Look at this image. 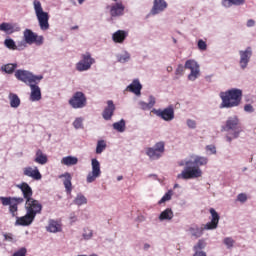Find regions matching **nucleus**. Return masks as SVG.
<instances>
[{"mask_svg": "<svg viewBox=\"0 0 256 256\" xmlns=\"http://www.w3.org/2000/svg\"><path fill=\"white\" fill-rule=\"evenodd\" d=\"M107 104L108 107L104 109V112H102V118H104V120H111L115 112V105L113 101H108Z\"/></svg>", "mask_w": 256, "mask_h": 256, "instance_id": "24", "label": "nucleus"}, {"mask_svg": "<svg viewBox=\"0 0 256 256\" xmlns=\"http://www.w3.org/2000/svg\"><path fill=\"white\" fill-rule=\"evenodd\" d=\"M150 248V245L149 244H144V249H149Z\"/></svg>", "mask_w": 256, "mask_h": 256, "instance_id": "57", "label": "nucleus"}, {"mask_svg": "<svg viewBox=\"0 0 256 256\" xmlns=\"http://www.w3.org/2000/svg\"><path fill=\"white\" fill-rule=\"evenodd\" d=\"M127 37L128 32H126V30H116V32L112 34V41H114V43L122 44Z\"/></svg>", "mask_w": 256, "mask_h": 256, "instance_id": "22", "label": "nucleus"}, {"mask_svg": "<svg viewBox=\"0 0 256 256\" xmlns=\"http://www.w3.org/2000/svg\"><path fill=\"white\" fill-rule=\"evenodd\" d=\"M244 111L245 112H249V113H253L254 112V108L251 104H247L244 106Z\"/></svg>", "mask_w": 256, "mask_h": 256, "instance_id": "49", "label": "nucleus"}, {"mask_svg": "<svg viewBox=\"0 0 256 256\" xmlns=\"http://www.w3.org/2000/svg\"><path fill=\"white\" fill-rule=\"evenodd\" d=\"M92 236H93L92 230H90L89 228L84 229V234H83L84 239L89 240L92 238Z\"/></svg>", "mask_w": 256, "mask_h": 256, "instance_id": "43", "label": "nucleus"}, {"mask_svg": "<svg viewBox=\"0 0 256 256\" xmlns=\"http://www.w3.org/2000/svg\"><path fill=\"white\" fill-rule=\"evenodd\" d=\"M62 230V226L54 220H50L49 225L47 226V231L51 233H57Z\"/></svg>", "mask_w": 256, "mask_h": 256, "instance_id": "26", "label": "nucleus"}, {"mask_svg": "<svg viewBox=\"0 0 256 256\" xmlns=\"http://www.w3.org/2000/svg\"><path fill=\"white\" fill-rule=\"evenodd\" d=\"M226 141L229 142V143H231V142H232V138L229 137V136H226Z\"/></svg>", "mask_w": 256, "mask_h": 256, "instance_id": "56", "label": "nucleus"}, {"mask_svg": "<svg viewBox=\"0 0 256 256\" xmlns=\"http://www.w3.org/2000/svg\"><path fill=\"white\" fill-rule=\"evenodd\" d=\"M248 199L247 195L244 194V193H241L237 196V201L241 202V203H244L246 202Z\"/></svg>", "mask_w": 256, "mask_h": 256, "instance_id": "46", "label": "nucleus"}, {"mask_svg": "<svg viewBox=\"0 0 256 256\" xmlns=\"http://www.w3.org/2000/svg\"><path fill=\"white\" fill-rule=\"evenodd\" d=\"M112 126L114 127V130H116L118 132H124L125 131V121L124 120H121L120 122H116Z\"/></svg>", "mask_w": 256, "mask_h": 256, "instance_id": "35", "label": "nucleus"}, {"mask_svg": "<svg viewBox=\"0 0 256 256\" xmlns=\"http://www.w3.org/2000/svg\"><path fill=\"white\" fill-rule=\"evenodd\" d=\"M33 5L41 30L47 31L50 28L48 12H44L40 0H34Z\"/></svg>", "mask_w": 256, "mask_h": 256, "instance_id": "5", "label": "nucleus"}, {"mask_svg": "<svg viewBox=\"0 0 256 256\" xmlns=\"http://www.w3.org/2000/svg\"><path fill=\"white\" fill-rule=\"evenodd\" d=\"M206 247V243L204 240H198L197 244L195 246H193V250L195 252L202 250Z\"/></svg>", "mask_w": 256, "mask_h": 256, "instance_id": "40", "label": "nucleus"}, {"mask_svg": "<svg viewBox=\"0 0 256 256\" xmlns=\"http://www.w3.org/2000/svg\"><path fill=\"white\" fill-rule=\"evenodd\" d=\"M173 192L170 190L168 191L160 201H158V204H163L167 201H170L172 199Z\"/></svg>", "mask_w": 256, "mask_h": 256, "instance_id": "38", "label": "nucleus"}, {"mask_svg": "<svg viewBox=\"0 0 256 256\" xmlns=\"http://www.w3.org/2000/svg\"><path fill=\"white\" fill-rule=\"evenodd\" d=\"M125 6L122 2H116V4H112L110 6V16L112 17H120L124 15Z\"/></svg>", "mask_w": 256, "mask_h": 256, "instance_id": "18", "label": "nucleus"}, {"mask_svg": "<svg viewBox=\"0 0 256 256\" xmlns=\"http://www.w3.org/2000/svg\"><path fill=\"white\" fill-rule=\"evenodd\" d=\"M184 75V66L178 65V68H176V76H183Z\"/></svg>", "mask_w": 256, "mask_h": 256, "instance_id": "47", "label": "nucleus"}, {"mask_svg": "<svg viewBox=\"0 0 256 256\" xmlns=\"http://www.w3.org/2000/svg\"><path fill=\"white\" fill-rule=\"evenodd\" d=\"M18 189L21 190L23 194L22 197H0V201L3 206H9V212L12 217H16L18 215V205L24 203V201H29L33 199V190L29 186L28 183L23 182L21 184L16 185Z\"/></svg>", "mask_w": 256, "mask_h": 256, "instance_id": "1", "label": "nucleus"}, {"mask_svg": "<svg viewBox=\"0 0 256 256\" xmlns=\"http://www.w3.org/2000/svg\"><path fill=\"white\" fill-rule=\"evenodd\" d=\"M221 99L220 109L224 108H234L241 104L243 92L239 89H230L226 92H221L219 94Z\"/></svg>", "mask_w": 256, "mask_h": 256, "instance_id": "3", "label": "nucleus"}, {"mask_svg": "<svg viewBox=\"0 0 256 256\" xmlns=\"http://www.w3.org/2000/svg\"><path fill=\"white\" fill-rule=\"evenodd\" d=\"M187 127L190 129H195L196 128V121H193L191 119H188L186 121Z\"/></svg>", "mask_w": 256, "mask_h": 256, "instance_id": "48", "label": "nucleus"}, {"mask_svg": "<svg viewBox=\"0 0 256 256\" xmlns=\"http://www.w3.org/2000/svg\"><path fill=\"white\" fill-rule=\"evenodd\" d=\"M222 130L224 131H234L232 136L234 139L238 138L240 136V133L242 132V127L240 120L237 116L229 117L226 122L225 126L222 127Z\"/></svg>", "mask_w": 256, "mask_h": 256, "instance_id": "6", "label": "nucleus"}, {"mask_svg": "<svg viewBox=\"0 0 256 256\" xmlns=\"http://www.w3.org/2000/svg\"><path fill=\"white\" fill-rule=\"evenodd\" d=\"M206 150L210 151L211 154H216V147L213 145L206 146Z\"/></svg>", "mask_w": 256, "mask_h": 256, "instance_id": "50", "label": "nucleus"}, {"mask_svg": "<svg viewBox=\"0 0 256 256\" xmlns=\"http://www.w3.org/2000/svg\"><path fill=\"white\" fill-rule=\"evenodd\" d=\"M24 39L25 42L29 45L36 44L38 46H41L44 43L43 36H38L35 34V32L29 30V28H26L24 31Z\"/></svg>", "mask_w": 256, "mask_h": 256, "instance_id": "12", "label": "nucleus"}, {"mask_svg": "<svg viewBox=\"0 0 256 256\" xmlns=\"http://www.w3.org/2000/svg\"><path fill=\"white\" fill-rule=\"evenodd\" d=\"M184 68L190 70V74L188 75V80L195 81L200 76V67L196 61L187 60L185 62Z\"/></svg>", "mask_w": 256, "mask_h": 256, "instance_id": "11", "label": "nucleus"}, {"mask_svg": "<svg viewBox=\"0 0 256 256\" xmlns=\"http://www.w3.org/2000/svg\"><path fill=\"white\" fill-rule=\"evenodd\" d=\"M246 26L247 27H254L255 26V20H247Z\"/></svg>", "mask_w": 256, "mask_h": 256, "instance_id": "53", "label": "nucleus"}, {"mask_svg": "<svg viewBox=\"0 0 256 256\" xmlns=\"http://www.w3.org/2000/svg\"><path fill=\"white\" fill-rule=\"evenodd\" d=\"M252 55H253V52H252L251 46H248L246 50H239V56H240L239 64L242 69L247 68Z\"/></svg>", "mask_w": 256, "mask_h": 256, "instance_id": "14", "label": "nucleus"}, {"mask_svg": "<svg viewBox=\"0 0 256 256\" xmlns=\"http://www.w3.org/2000/svg\"><path fill=\"white\" fill-rule=\"evenodd\" d=\"M25 208L28 214H31L34 218H36L37 214H41L43 206L38 200L31 198L26 201Z\"/></svg>", "mask_w": 256, "mask_h": 256, "instance_id": "9", "label": "nucleus"}, {"mask_svg": "<svg viewBox=\"0 0 256 256\" xmlns=\"http://www.w3.org/2000/svg\"><path fill=\"white\" fill-rule=\"evenodd\" d=\"M16 68H17L16 64H7V65L2 67V70L4 72H6L7 74H12L15 71Z\"/></svg>", "mask_w": 256, "mask_h": 256, "instance_id": "36", "label": "nucleus"}, {"mask_svg": "<svg viewBox=\"0 0 256 256\" xmlns=\"http://www.w3.org/2000/svg\"><path fill=\"white\" fill-rule=\"evenodd\" d=\"M106 147H107V145H106L105 141L100 140L97 144L96 153L101 154L106 149Z\"/></svg>", "mask_w": 256, "mask_h": 256, "instance_id": "37", "label": "nucleus"}, {"mask_svg": "<svg viewBox=\"0 0 256 256\" xmlns=\"http://www.w3.org/2000/svg\"><path fill=\"white\" fill-rule=\"evenodd\" d=\"M208 163V158L197 156L193 161L185 162V168L182 173L178 174V179L189 180L202 176L200 166H205Z\"/></svg>", "mask_w": 256, "mask_h": 256, "instance_id": "2", "label": "nucleus"}, {"mask_svg": "<svg viewBox=\"0 0 256 256\" xmlns=\"http://www.w3.org/2000/svg\"><path fill=\"white\" fill-rule=\"evenodd\" d=\"M123 179L122 176H118V181H121Z\"/></svg>", "mask_w": 256, "mask_h": 256, "instance_id": "59", "label": "nucleus"}, {"mask_svg": "<svg viewBox=\"0 0 256 256\" xmlns=\"http://www.w3.org/2000/svg\"><path fill=\"white\" fill-rule=\"evenodd\" d=\"M69 104L74 109H82L87 105V98L84 93L76 92L69 100Z\"/></svg>", "mask_w": 256, "mask_h": 256, "instance_id": "10", "label": "nucleus"}, {"mask_svg": "<svg viewBox=\"0 0 256 256\" xmlns=\"http://www.w3.org/2000/svg\"><path fill=\"white\" fill-rule=\"evenodd\" d=\"M79 26H73L72 29L75 30V29H78Z\"/></svg>", "mask_w": 256, "mask_h": 256, "instance_id": "58", "label": "nucleus"}, {"mask_svg": "<svg viewBox=\"0 0 256 256\" xmlns=\"http://www.w3.org/2000/svg\"><path fill=\"white\" fill-rule=\"evenodd\" d=\"M154 113L164 121H172L175 118V112L171 106L164 110H154Z\"/></svg>", "mask_w": 256, "mask_h": 256, "instance_id": "16", "label": "nucleus"}, {"mask_svg": "<svg viewBox=\"0 0 256 256\" xmlns=\"http://www.w3.org/2000/svg\"><path fill=\"white\" fill-rule=\"evenodd\" d=\"M165 153V142L160 141L154 145V147H150L146 149V155L150 157L152 160H159L163 154Z\"/></svg>", "mask_w": 256, "mask_h": 256, "instance_id": "8", "label": "nucleus"}, {"mask_svg": "<svg viewBox=\"0 0 256 256\" xmlns=\"http://www.w3.org/2000/svg\"><path fill=\"white\" fill-rule=\"evenodd\" d=\"M10 106L12 108H18L21 104V100L16 94L10 93L9 94Z\"/></svg>", "mask_w": 256, "mask_h": 256, "instance_id": "31", "label": "nucleus"}, {"mask_svg": "<svg viewBox=\"0 0 256 256\" xmlns=\"http://www.w3.org/2000/svg\"><path fill=\"white\" fill-rule=\"evenodd\" d=\"M178 187H179V185H178V184L174 185V188H178Z\"/></svg>", "mask_w": 256, "mask_h": 256, "instance_id": "60", "label": "nucleus"}, {"mask_svg": "<svg viewBox=\"0 0 256 256\" xmlns=\"http://www.w3.org/2000/svg\"><path fill=\"white\" fill-rule=\"evenodd\" d=\"M166 71H168V73L173 71V68L171 66H169L168 68H166Z\"/></svg>", "mask_w": 256, "mask_h": 256, "instance_id": "55", "label": "nucleus"}, {"mask_svg": "<svg viewBox=\"0 0 256 256\" xmlns=\"http://www.w3.org/2000/svg\"><path fill=\"white\" fill-rule=\"evenodd\" d=\"M87 202V198L82 194H78L76 199L74 200V203L78 206L85 205L87 204Z\"/></svg>", "mask_w": 256, "mask_h": 256, "instance_id": "34", "label": "nucleus"}, {"mask_svg": "<svg viewBox=\"0 0 256 256\" xmlns=\"http://www.w3.org/2000/svg\"><path fill=\"white\" fill-rule=\"evenodd\" d=\"M65 177V180H64V186L66 188V192L67 194H71L72 192V176L69 174V173H66L65 175H63Z\"/></svg>", "mask_w": 256, "mask_h": 256, "instance_id": "29", "label": "nucleus"}, {"mask_svg": "<svg viewBox=\"0 0 256 256\" xmlns=\"http://www.w3.org/2000/svg\"><path fill=\"white\" fill-rule=\"evenodd\" d=\"M167 7H168V4L165 0H154V6H152V10H150V13L152 15H157L165 11Z\"/></svg>", "mask_w": 256, "mask_h": 256, "instance_id": "17", "label": "nucleus"}, {"mask_svg": "<svg viewBox=\"0 0 256 256\" xmlns=\"http://www.w3.org/2000/svg\"><path fill=\"white\" fill-rule=\"evenodd\" d=\"M209 213L211 215L210 222L206 223L201 228L200 227H191V228H189V232L193 237L199 238L203 235L204 230H214V229L218 228L219 221H220V215L213 208L209 209Z\"/></svg>", "mask_w": 256, "mask_h": 256, "instance_id": "4", "label": "nucleus"}, {"mask_svg": "<svg viewBox=\"0 0 256 256\" xmlns=\"http://www.w3.org/2000/svg\"><path fill=\"white\" fill-rule=\"evenodd\" d=\"M156 104V99L153 96H150L148 103L140 102V108L142 110H151Z\"/></svg>", "mask_w": 256, "mask_h": 256, "instance_id": "28", "label": "nucleus"}, {"mask_svg": "<svg viewBox=\"0 0 256 256\" xmlns=\"http://www.w3.org/2000/svg\"><path fill=\"white\" fill-rule=\"evenodd\" d=\"M73 125L76 129H80L83 127V120L81 118H78L74 121Z\"/></svg>", "mask_w": 256, "mask_h": 256, "instance_id": "45", "label": "nucleus"}, {"mask_svg": "<svg viewBox=\"0 0 256 256\" xmlns=\"http://www.w3.org/2000/svg\"><path fill=\"white\" fill-rule=\"evenodd\" d=\"M37 85L38 84H36V83H32L29 85V87L31 88L30 99L33 102L40 101L42 98L41 90Z\"/></svg>", "mask_w": 256, "mask_h": 256, "instance_id": "23", "label": "nucleus"}, {"mask_svg": "<svg viewBox=\"0 0 256 256\" xmlns=\"http://www.w3.org/2000/svg\"><path fill=\"white\" fill-rule=\"evenodd\" d=\"M193 256H207L206 252L203 251H195Z\"/></svg>", "mask_w": 256, "mask_h": 256, "instance_id": "52", "label": "nucleus"}, {"mask_svg": "<svg viewBox=\"0 0 256 256\" xmlns=\"http://www.w3.org/2000/svg\"><path fill=\"white\" fill-rule=\"evenodd\" d=\"M0 31L5 32L7 35H11L15 32H19L20 28L17 24H10L9 22H2L0 24Z\"/></svg>", "mask_w": 256, "mask_h": 256, "instance_id": "19", "label": "nucleus"}, {"mask_svg": "<svg viewBox=\"0 0 256 256\" xmlns=\"http://www.w3.org/2000/svg\"><path fill=\"white\" fill-rule=\"evenodd\" d=\"M23 174L27 177L33 178L34 180L42 179V175L37 167H35L34 169L32 167H26L23 169Z\"/></svg>", "mask_w": 256, "mask_h": 256, "instance_id": "20", "label": "nucleus"}, {"mask_svg": "<svg viewBox=\"0 0 256 256\" xmlns=\"http://www.w3.org/2000/svg\"><path fill=\"white\" fill-rule=\"evenodd\" d=\"M126 90L134 93V95H141V90H142V85L141 83L139 82V80H134L132 81V84H130Z\"/></svg>", "mask_w": 256, "mask_h": 256, "instance_id": "25", "label": "nucleus"}, {"mask_svg": "<svg viewBox=\"0 0 256 256\" xmlns=\"http://www.w3.org/2000/svg\"><path fill=\"white\" fill-rule=\"evenodd\" d=\"M61 163L66 166H74L78 163V158L73 156L64 157L61 160Z\"/></svg>", "mask_w": 256, "mask_h": 256, "instance_id": "33", "label": "nucleus"}, {"mask_svg": "<svg viewBox=\"0 0 256 256\" xmlns=\"http://www.w3.org/2000/svg\"><path fill=\"white\" fill-rule=\"evenodd\" d=\"M245 4V0H222V5L226 8L231 6H241Z\"/></svg>", "mask_w": 256, "mask_h": 256, "instance_id": "27", "label": "nucleus"}, {"mask_svg": "<svg viewBox=\"0 0 256 256\" xmlns=\"http://www.w3.org/2000/svg\"><path fill=\"white\" fill-rule=\"evenodd\" d=\"M173 217H174V213L172 209L168 208L164 210L162 213H160V217L158 218L160 219V221H164V220H172Z\"/></svg>", "mask_w": 256, "mask_h": 256, "instance_id": "30", "label": "nucleus"}, {"mask_svg": "<svg viewBox=\"0 0 256 256\" xmlns=\"http://www.w3.org/2000/svg\"><path fill=\"white\" fill-rule=\"evenodd\" d=\"M26 255H27L26 248H21L13 254V256H26Z\"/></svg>", "mask_w": 256, "mask_h": 256, "instance_id": "44", "label": "nucleus"}, {"mask_svg": "<svg viewBox=\"0 0 256 256\" xmlns=\"http://www.w3.org/2000/svg\"><path fill=\"white\" fill-rule=\"evenodd\" d=\"M223 243L225 244V246H226L228 249H230V248H233V247H234L235 240L232 239L231 237H226V238H224Z\"/></svg>", "mask_w": 256, "mask_h": 256, "instance_id": "39", "label": "nucleus"}, {"mask_svg": "<svg viewBox=\"0 0 256 256\" xmlns=\"http://www.w3.org/2000/svg\"><path fill=\"white\" fill-rule=\"evenodd\" d=\"M35 162L41 165H45L48 162V158L41 150L36 153Z\"/></svg>", "mask_w": 256, "mask_h": 256, "instance_id": "32", "label": "nucleus"}, {"mask_svg": "<svg viewBox=\"0 0 256 256\" xmlns=\"http://www.w3.org/2000/svg\"><path fill=\"white\" fill-rule=\"evenodd\" d=\"M197 47L200 51H206L207 50V44L204 40H198Z\"/></svg>", "mask_w": 256, "mask_h": 256, "instance_id": "42", "label": "nucleus"}, {"mask_svg": "<svg viewBox=\"0 0 256 256\" xmlns=\"http://www.w3.org/2000/svg\"><path fill=\"white\" fill-rule=\"evenodd\" d=\"M15 77L19 80L27 84L28 86L32 85L33 83L39 84L40 81L43 79V76H35L32 73L24 70H18L15 73Z\"/></svg>", "mask_w": 256, "mask_h": 256, "instance_id": "7", "label": "nucleus"}, {"mask_svg": "<svg viewBox=\"0 0 256 256\" xmlns=\"http://www.w3.org/2000/svg\"><path fill=\"white\" fill-rule=\"evenodd\" d=\"M5 240L12 242L14 240L13 235L11 233L4 234Z\"/></svg>", "mask_w": 256, "mask_h": 256, "instance_id": "51", "label": "nucleus"}, {"mask_svg": "<svg viewBox=\"0 0 256 256\" xmlns=\"http://www.w3.org/2000/svg\"><path fill=\"white\" fill-rule=\"evenodd\" d=\"M78 256H87V255H78ZM91 256H93V255H91ZM96 256V255H95Z\"/></svg>", "mask_w": 256, "mask_h": 256, "instance_id": "61", "label": "nucleus"}, {"mask_svg": "<svg viewBox=\"0 0 256 256\" xmlns=\"http://www.w3.org/2000/svg\"><path fill=\"white\" fill-rule=\"evenodd\" d=\"M92 169V172H90L87 176L88 183L94 182L101 175V167L97 159L92 160Z\"/></svg>", "mask_w": 256, "mask_h": 256, "instance_id": "15", "label": "nucleus"}, {"mask_svg": "<svg viewBox=\"0 0 256 256\" xmlns=\"http://www.w3.org/2000/svg\"><path fill=\"white\" fill-rule=\"evenodd\" d=\"M15 217L17 218L15 225H19V226H29L35 220V217H33L28 212L23 217H17V216H15Z\"/></svg>", "mask_w": 256, "mask_h": 256, "instance_id": "21", "label": "nucleus"}, {"mask_svg": "<svg viewBox=\"0 0 256 256\" xmlns=\"http://www.w3.org/2000/svg\"><path fill=\"white\" fill-rule=\"evenodd\" d=\"M129 60V56H120V62L125 63Z\"/></svg>", "mask_w": 256, "mask_h": 256, "instance_id": "54", "label": "nucleus"}, {"mask_svg": "<svg viewBox=\"0 0 256 256\" xmlns=\"http://www.w3.org/2000/svg\"><path fill=\"white\" fill-rule=\"evenodd\" d=\"M95 63V60L91 58L90 52H86V54H82V61H80L76 68L78 71L83 72L87 71L91 68V66Z\"/></svg>", "mask_w": 256, "mask_h": 256, "instance_id": "13", "label": "nucleus"}, {"mask_svg": "<svg viewBox=\"0 0 256 256\" xmlns=\"http://www.w3.org/2000/svg\"><path fill=\"white\" fill-rule=\"evenodd\" d=\"M5 45L9 49H12V50L17 49V46H16L14 40H12V38H9V39L5 40Z\"/></svg>", "mask_w": 256, "mask_h": 256, "instance_id": "41", "label": "nucleus"}]
</instances>
